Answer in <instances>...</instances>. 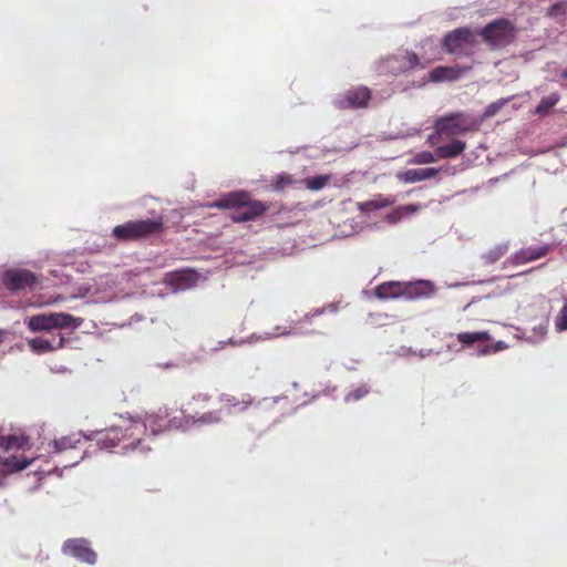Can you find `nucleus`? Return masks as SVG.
Masks as SVG:
<instances>
[{
	"instance_id": "20",
	"label": "nucleus",
	"mask_w": 567,
	"mask_h": 567,
	"mask_svg": "<svg viewBox=\"0 0 567 567\" xmlns=\"http://www.w3.org/2000/svg\"><path fill=\"white\" fill-rule=\"evenodd\" d=\"M28 327L32 331H48L54 329L53 313L38 315L29 318Z\"/></svg>"
},
{
	"instance_id": "8",
	"label": "nucleus",
	"mask_w": 567,
	"mask_h": 567,
	"mask_svg": "<svg viewBox=\"0 0 567 567\" xmlns=\"http://www.w3.org/2000/svg\"><path fill=\"white\" fill-rule=\"evenodd\" d=\"M371 101V91L365 86H351L343 93L336 96L332 104L340 111L359 110L368 106Z\"/></svg>"
},
{
	"instance_id": "4",
	"label": "nucleus",
	"mask_w": 567,
	"mask_h": 567,
	"mask_svg": "<svg viewBox=\"0 0 567 567\" xmlns=\"http://www.w3.org/2000/svg\"><path fill=\"white\" fill-rule=\"evenodd\" d=\"M480 122L464 112H453L439 117L434 122V132L439 136H457L463 133L474 132L478 128Z\"/></svg>"
},
{
	"instance_id": "37",
	"label": "nucleus",
	"mask_w": 567,
	"mask_h": 567,
	"mask_svg": "<svg viewBox=\"0 0 567 567\" xmlns=\"http://www.w3.org/2000/svg\"><path fill=\"white\" fill-rule=\"evenodd\" d=\"M505 349L504 342H497L495 344H488L480 349V354H488Z\"/></svg>"
},
{
	"instance_id": "3",
	"label": "nucleus",
	"mask_w": 567,
	"mask_h": 567,
	"mask_svg": "<svg viewBox=\"0 0 567 567\" xmlns=\"http://www.w3.org/2000/svg\"><path fill=\"white\" fill-rule=\"evenodd\" d=\"M163 230L162 218L157 219H135L113 228L114 238L120 241L143 240Z\"/></svg>"
},
{
	"instance_id": "18",
	"label": "nucleus",
	"mask_w": 567,
	"mask_h": 567,
	"mask_svg": "<svg viewBox=\"0 0 567 567\" xmlns=\"http://www.w3.org/2000/svg\"><path fill=\"white\" fill-rule=\"evenodd\" d=\"M402 284L399 281L383 282L375 288V296L380 299H395L402 297Z\"/></svg>"
},
{
	"instance_id": "30",
	"label": "nucleus",
	"mask_w": 567,
	"mask_h": 567,
	"mask_svg": "<svg viewBox=\"0 0 567 567\" xmlns=\"http://www.w3.org/2000/svg\"><path fill=\"white\" fill-rule=\"evenodd\" d=\"M330 177L328 175H316L313 177L306 178L305 185L306 188L317 192L324 188Z\"/></svg>"
},
{
	"instance_id": "28",
	"label": "nucleus",
	"mask_w": 567,
	"mask_h": 567,
	"mask_svg": "<svg viewBox=\"0 0 567 567\" xmlns=\"http://www.w3.org/2000/svg\"><path fill=\"white\" fill-rule=\"evenodd\" d=\"M337 305L336 303H329L328 306L326 307H322V308H316L315 310H311L309 311L308 313H306L303 316L302 319H300L298 321V323L300 324H306V323H310L311 322V319H313L315 317H320L322 316L326 311H330L331 313H337Z\"/></svg>"
},
{
	"instance_id": "36",
	"label": "nucleus",
	"mask_w": 567,
	"mask_h": 567,
	"mask_svg": "<svg viewBox=\"0 0 567 567\" xmlns=\"http://www.w3.org/2000/svg\"><path fill=\"white\" fill-rule=\"evenodd\" d=\"M566 12H567V2L560 1V2H555L554 4H551L549 7V11H547V14H549V17H558L560 14H565Z\"/></svg>"
},
{
	"instance_id": "14",
	"label": "nucleus",
	"mask_w": 567,
	"mask_h": 567,
	"mask_svg": "<svg viewBox=\"0 0 567 567\" xmlns=\"http://www.w3.org/2000/svg\"><path fill=\"white\" fill-rule=\"evenodd\" d=\"M470 71V66H434L429 72V81L439 83L443 81H457L462 75Z\"/></svg>"
},
{
	"instance_id": "34",
	"label": "nucleus",
	"mask_w": 567,
	"mask_h": 567,
	"mask_svg": "<svg viewBox=\"0 0 567 567\" xmlns=\"http://www.w3.org/2000/svg\"><path fill=\"white\" fill-rule=\"evenodd\" d=\"M402 66L399 68V70L402 72H406L419 66V58L413 52H408L404 56H402Z\"/></svg>"
},
{
	"instance_id": "26",
	"label": "nucleus",
	"mask_w": 567,
	"mask_h": 567,
	"mask_svg": "<svg viewBox=\"0 0 567 567\" xmlns=\"http://www.w3.org/2000/svg\"><path fill=\"white\" fill-rule=\"evenodd\" d=\"M488 332H460L457 334V341L464 346H471L480 341H488Z\"/></svg>"
},
{
	"instance_id": "23",
	"label": "nucleus",
	"mask_w": 567,
	"mask_h": 567,
	"mask_svg": "<svg viewBox=\"0 0 567 567\" xmlns=\"http://www.w3.org/2000/svg\"><path fill=\"white\" fill-rule=\"evenodd\" d=\"M54 329L79 328L82 320L65 312L53 313Z\"/></svg>"
},
{
	"instance_id": "27",
	"label": "nucleus",
	"mask_w": 567,
	"mask_h": 567,
	"mask_svg": "<svg viewBox=\"0 0 567 567\" xmlns=\"http://www.w3.org/2000/svg\"><path fill=\"white\" fill-rule=\"evenodd\" d=\"M25 444L24 436L9 435L0 436V449L2 450H21Z\"/></svg>"
},
{
	"instance_id": "35",
	"label": "nucleus",
	"mask_w": 567,
	"mask_h": 567,
	"mask_svg": "<svg viewBox=\"0 0 567 567\" xmlns=\"http://www.w3.org/2000/svg\"><path fill=\"white\" fill-rule=\"evenodd\" d=\"M555 327L559 331L567 330V300L559 312V316L556 317Z\"/></svg>"
},
{
	"instance_id": "10",
	"label": "nucleus",
	"mask_w": 567,
	"mask_h": 567,
	"mask_svg": "<svg viewBox=\"0 0 567 567\" xmlns=\"http://www.w3.org/2000/svg\"><path fill=\"white\" fill-rule=\"evenodd\" d=\"M218 403L221 405L219 410L226 411L228 414L245 413L248 409L256 405L254 396L249 393H244L240 396H235L229 393H221L218 396Z\"/></svg>"
},
{
	"instance_id": "9",
	"label": "nucleus",
	"mask_w": 567,
	"mask_h": 567,
	"mask_svg": "<svg viewBox=\"0 0 567 567\" xmlns=\"http://www.w3.org/2000/svg\"><path fill=\"white\" fill-rule=\"evenodd\" d=\"M63 554L89 565L96 563V553L90 547V542L84 538H71L63 543Z\"/></svg>"
},
{
	"instance_id": "1",
	"label": "nucleus",
	"mask_w": 567,
	"mask_h": 567,
	"mask_svg": "<svg viewBox=\"0 0 567 567\" xmlns=\"http://www.w3.org/2000/svg\"><path fill=\"white\" fill-rule=\"evenodd\" d=\"M166 429H174L169 425V420L157 414H146L144 419L132 417L122 420L121 424H116L104 431L97 432L95 442L101 450H113L120 447L124 452L148 450L143 445L146 437L154 436Z\"/></svg>"
},
{
	"instance_id": "41",
	"label": "nucleus",
	"mask_w": 567,
	"mask_h": 567,
	"mask_svg": "<svg viewBox=\"0 0 567 567\" xmlns=\"http://www.w3.org/2000/svg\"><path fill=\"white\" fill-rule=\"evenodd\" d=\"M561 76H563V78H565V79H567V68L563 70V72H561Z\"/></svg>"
},
{
	"instance_id": "6",
	"label": "nucleus",
	"mask_w": 567,
	"mask_h": 567,
	"mask_svg": "<svg viewBox=\"0 0 567 567\" xmlns=\"http://www.w3.org/2000/svg\"><path fill=\"white\" fill-rule=\"evenodd\" d=\"M480 35L493 48H501L514 40L515 28L508 20L498 19L481 29Z\"/></svg>"
},
{
	"instance_id": "42",
	"label": "nucleus",
	"mask_w": 567,
	"mask_h": 567,
	"mask_svg": "<svg viewBox=\"0 0 567 567\" xmlns=\"http://www.w3.org/2000/svg\"><path fill=\"white\" fill-rule=\"evenodd\" d=\"M565 2H567V0H565Z\"/></svg>"
},
{
	"instance_id": "5",
	"label": "nucleus",
	"mask_w": 567,
	"mask_h": 567,
	"mask_svg": "<svg viewBox=\"0 0 567 567\" xmlns=\"http://www.w3.org/2000/svg\"><path fill=\"white\" fill-rule=\"evenodd\" d=\"M478 43L476 34L468 28L462 27L444 35L443 48L447 53L457 56H470Z\"/></svg>"
},
{
	"instance_id": "2",
	"label": "nucleus",
	"mask_w": 567,
	"mask_h": 567,
	"mask_svg": "<svg viewBox=\"0 0 567 567\" xmlns=\"http://www.w3.org/2000/svg\"><path fill=\"white\" fill-rule=\"evenodd\" d=\"M212 208L231 209V218L235 223L255 220L268 210V206L257 199H250L246 192H233L210 204Z\"/></svg>"
},
{
	"instance_id": "22",
	"label": "nucleus",
	"mask_w": 567,
	"mask_h": 567,
	"mask_svg": "<svg viewBox=\"0 0 567 567\" xmlns=\"http://www.w3.org/2000/svg\"><path fill=\"white\" fill-rule=\"evenodd\" d=\"M509 246L507 243H501L492 248L488 249V251L484 252L483 256H481V259L484 260L487 265H493L501 260L505 256L506 252H508Z\"/></svg>"
},
{
	"instance_id": "16",
	"label": "nucleus",
	"mask_w": 567,
	"mask_h": 567,
	"mask_svg": "<svg viewBox=\"0 0 567 567\" xmlns=\"http://www.w3.org/2000/svg\"><path fill=\"white\" fill-rule=\"evenodd\" d=\"M63 337H59L53 340H48L42 337H37L28 341L29 349L32 350V352L42 354V353H49L53 351L54 349L61 348L63 346Z\"/></svg>"
},
{
	"instance_id": "32",
	"label": "nucleus",
	"mask_w": 567,
	"mask_h": 567,
	"mask_svg": "<svg viewBox=\"0 0 567 567\" xmlns=\"http://www.w3.org/2000/svg\"><path fill=\"white\" fill-rule=\"evenodd\" d=\"M437 156H435V152L432 153L430 151H422L413 155L411 159L412 165H427L437 161Z\"/></svg>"
},
{
	"instance_id": "17",
	"label": "nucleus",
	"mask_w": 567,
	"mask_h": 567,
	"mask_svg": "<svg viewBox=\"0 0 567 567\" xmlns=\"http://www.w3.org/2000/svg\"><path fill=\"white\" fill-rule=\"evenodd\" d=\"M82 445V437L79 433H73L69 436H62L52 442V449L55 453H64L69 450H78Z\"/></svg>"
},
{
	"instance_id": "13",
	"label": "nucleus",
	"mask_w": 567,
	"mask_h": 567,
	"mask_svg": "<svg viewBox=\"0 0 567 567\" xmlns=\"http://www.w3.org/2000/svg\"><path fill=\"white\" fill-rule=\"evenodd\" d=\"M434 293V287L431 281L417 280L414 282L402 284V298L406 300H417L430 298Z\"/></svg>"
},
{
	"instance_id": "12",
	"label": "nucleus",
	"mask_w": 567,
	"mask_h": 567,
	"mask_svg": "<svg viewBox=\"0 0 567 567\" xmlns=\"http://www.w3.org/2000/svg\"><path fill=\"white\" fill-rule=\"evenodd\" d=\"M553 249L550 244H544L536 247L520 248L515 254L511 255L507 261L508 265H525L532 261L539 260L542 257H546Z\"/></svg>"
},
{
	"instance_id": "29",
	"label": "nucleus",
	"mask_w": 567,
	"mask_h": 567,
	"mask_svg": "<svg viewBox=\"0 0 567 567\" xmlns=\"http://www.w3.org/2000/svg\"><path fill=\"white\" fill-rule=\"evenodd\" d=\"M293 183L295 179L290 174L282 173L275 176V178L272 179V184H270V187H272L275 192H281L292 186Z\"/></svg>"
},
{
	"instance_id": "15",
	"label": "nucleus",
	"mask_w": 567,
	"mask_h": 567,
	"mask_svg": "<svg viewBox=\"0 0 567 567\" xmlns=\"http://www.w3.org/2000/svg\"><path fill=\"white\" fill-rule=\"evenodd\" d=\"M439 168L436 167H426V168H411L408 171L399 172L396 174V178L400 182L406 184H413L421 181H427L432 177L437 176Z\"/></svg>"
},
{
	"instance_id": "25",
	"label": "nucleus",
	"mask_w": 567,
	"mask_h": 567,
	"mask_svg": "<svg viewBox=\"0 0 567 567\" xmlns=\"http://www.w3.org/2000/svg\"><path fill=\"white\" fill-rule=\"evenodd\" d=\"M560 100V96L557 93H551L544 99L540 100L538 106L535 109V114L539 116L547 115L553 107L557 104V102Z\"/></svg>"
},
{
	"instance_id": "24",
	"label": "nucleus",
	"mask_w": 567,
	"mask_h": 567,
	"mask_svg": "<svg viewBox=\"0 0 567 567\" xmlns=\"http://www.w3.org/2000/svg\"><path fill=\"white\" fill-rule=\"evenodd\" d=\"M30 464V461L23 456H8L2 461L3 470L8 473H16L24 470Z\"/></svg>"
},
{
	"instance_id": "33",
	"label": "nucleus",
	"mask_w": 567,
	"mask_h": 567,
	"mask_svg": "<svg viewBox=\"0 0 567 567\" xmlns=\"http://www.w3.org/2000/svg\"><path fill=\"white\" fill-rule=\"evenodd\" d=\"M369 393V386L367 384H360L353 389L349 393H347L344 400L346 402L360 401Z\"/></svg>"
},
{
	"instance_id": "11",
	"label": "nucleus",
	"mask_w": 567,
	"mask_h": 567,
	"mask_svg": "<svg viewBox=\"0 0 567 567\" xmlns=\"http://www.w3.org/2000/svg\"><path fill=\"white\" fill-rule=\"evenodd\" d=\"M3 285L11 291L19 289H33L38 285V277L27 269H16L4 272Z\"/></svg>"
},
{
	"instance_id": "40",
	"label": "nucleus",
	"mask_w": 567,
	"mask_h": 567,
	"mask_svg": "<svg viewBox=\"0 0 567 567\" xmlns=\"http://www.w3.org/2000/svg\"><path fill=\"white\" fill-rule=\"evenodd\" d=\"M63 299H64L63 297L58 296V297L54 298V300H52L50 302L55 303V302L62 301Z\"/></svg>"
},
{
	"instance_id": "38",
	"label": "nucleus",
	"mask_w": 567,
	"mask_h": 567,
	"mask_svg": "<svg viewBox=\"0 0 567 567\" xmlns=\"http://www.w3.org/2000/svg\"><path fill=\"white\" fill-rule=\"evenodd\" d=\"M502 106V103H493L491 105L487 106V109H485L484 111V117H489V116H493L496 114V112L499 111Z\"/></svg>"
},
{
	"instance_id": "39",
	"label": "nucleus",
	"mask_w": 567,
	"mask_h": 567,
	"mask_svg": "<svg viewBox=\"0 0 567 567\" xmlns=\"http://www.w3.org/2000/svg\"><path fill=\"white\" fill-rule=\"evenodd\" d=\"M210 400L212 396L207 393H198L197 395L193 396V402H197L202 405H207Z\"/></svg>"
},
{
	"instance_id": "31",
	"label": "nucleus",
	"mask_w": 567,
	"mask_h": 567,
	"mask_svg": "<svg viewBox=\"0 0 567 567\" xmlns=\"http://www.w3.org/2000/svg\"><path fill=\"white\" fill-rule=\"evenodd\" d=\"M420 205L419 204H408L405 206L396 208V210L390 215H388V220L391 223H394L399 219H401L403 216L413 214L419 212Z\"/></svg>"
},
{
	"instance_id": "7",
	"label": "nucleus",
	"mask_w": 567,
	"mask_h": 567,
	"mask_svg": "<svg viewBox=\"0 0 567 567\" xmlns=\"http://www.w3.org/2000/svg\"><path fill=\"white\" fill-rule=\"evenodd\" d=\"M192 403L188 402L186 408L182 409V417L173 416L171 419V425L176 430H186L192 425H217L223 421L220 410L208 411L197 416L193 413Z\"/></svg>"
},
{
	"instance_id": "21",
	"label": "nucleus",
	"mask_w": 567,
	"mask_h": 567,
	"mask_svg": "<svg viewBox=\"0 0 567 567\" xmlns=\"http://www.w3.org/2000/svg\"><path fill=\"white\" fill-rule=\"evenodd\" d=\"M394 199L389 197L378 195L374 199H368L359 204V209L361 213H370L372 210L382 209L392 206Z\"/></svg>"
},
{
	"instance_id": "19",
	"label": "nucleus",
	"mask_w": 567,
	"mask_h": 567,
	"mask_svg": "<svg viewBox=\"0 0 567 567\" xmlns=\"http://www.w3.org/2000/svg\"><path fill=\"white\" fill-rule=\"evenodd\" d=\"M465 143L460 140H453L447 144L436 148V156L439 159H447L460 156L465 150Z\"/></svg>"
}]
</instances>
